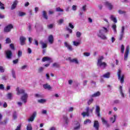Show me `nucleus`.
<instances>
[{
  "mask_svg": "<svg viewBox=\"0 0 130 130\" xmlns=\"http://www.w3.org/2000/svg\"><path fill=\"white\" fill-rule=\"evenodd\" d=\"M16 91L17 92V95H21L23 94L21 97V100L23 103H27V99H28V93H26V90L23 88H20V87H17Z\"/></svg>",
  "mask_w": 130,
  "mask_h": 130,
  "instance_id": "nucleus-1",
  "label": "nucleus"
},
{
  "mask_svg": "<svg viewBox=\"0 0 130 130\" xmlns=\"http://www.w3.org/2000/svg\"><path fill=\"white\" fill-rule=\"evenodd\" d=\"M109 30L105 27H103L101 29L97 32V36L102 39L103 40H107V37L105 36V33H108Z\"/></svg>",
  "mask_w": 130,
  "mask_h": 130,
  "instance_id": "nucleus-2",
  "label": "nucleus"
},
{
  "mask_svg": "<svg viewBox=\"0 0 130 130\" xmlns=\"http://www.w3.org/2000/svg\"><path fill=\"white\" fill-rule=\"evenodd\" d=\"M104 58L103 56H101L99 58L98 60L97 66L99 68H101V69H105V68H106V63L102 62V60H103Z\"/></svg>",
  "mask_w": 130,
  "mask_h": 130,
  "instance_id": "nucleus-3",
  "label": "nucleus"
},
{
  "mask_svg": "<svg viewBox=\"0 0 130 130\" xmlns=\"http://www.w3.org/2000/svg\"><path fill=\"white\" fill-rule=\"evenodd\" d=\"M93 109L94 108L90 109V108L87 107L85 109V112H83L81 113V115H82L83 117H86V116H89L90 112V113H92V112H93Z\"/></svg>",
  "mask_w": 130,
  "mask_h": 130,
  "instance_id": "nucleus-4",
  "label": "nucleus"
},
{
  "mask_svg": "<svg viewBox=\"0 0 130 130\" xmlns=\"http://www.w3.org/2000/svg\"><path fill=\"white\" fill-rule=\"evenodd\" d=\"M121 75V70L120 69H118L117 72L118 79L119 81H120L121 84H123L124 82V76Z\"/></svg>",
  "mask_w": 130,
  "mask_h": 130,
  "instance_id": "nucleus-5",
  "label": "nucleus"
},
{
  "mask_svg": "<svg viewBox=\"0 0 130 130\" xmlns=\"http://www.w3.org/2000/svg\"><path fill=\"white\" fill-rule=\"evenodd\" d=\"M14 28V25L12 24H10L6 26L4 28V32L5 33H9L11 31H12V29Z\"/></svg>",
  "mask_w": 130,
  "mask_h": 130,
  "instance_id": "nucleus-6",
  "label": "nucleus"
},
{
  "mask_svg": "<svg viewBox=\"0 0 130 130\" xmlns=\"http://www.w3.org/2000/svg\"><path fill=\"white\" fill-rule=\"evenodd\" d=\"M128 53H129V46H127L124 55V60H127L128 57Z\"/></svg>",
  "mask_w": 130,
  "mask_h": 130,
  "instance_id": "nucleus-7",
  "label": "nucleus"
},
{
  "mask_svg": "<svg viewBox=\"0 0 130 130\" xmlns=\"http://www.w3.org/2000/svg\"><path fill=\"white\" fill-rule=\"evenodd\" d=\"M64 45L65 47L67 48V49L69 50V51H73L74 50V48H73V46L71 45L69 43H68L67 42H65L64 43Z\"/></svg>",
  "mask_w": 130,
  "mask_h": 130,
  "instance_id": "nucleus-8",
  "label": "nucleus"
},
{
  "mask_svg": "<svg viewBox=\"0 0 130 130\" xmlns=\"http://www.w3.org/2000/svg\"><path fill=\"white\" fill-rule=\"evenodd\" d=\"M124 30H125L124 26H122L121 29V31L120 33V36L119 37V40L120 41L122 40V38H123V36L124 35Z\"/></svg>",
  "mask_w": 130,
  "mask_h": 130,
  "instance_id": "nucleus-9",
  "label": "nucleus"
},
{
  "mask_svg": "<svg viewBox=\"0 0 130 130\" xmlns=\"http://www.w3.org/2000/svg\"><path fill=\"white\" fill-rule=\"evenodd\" d=\"M36 115H37V112H34L32 115L29 117L28 119V122H30V121H34V119H35V117H36Z\"/></svg>",
  "mask_w": 130,
  "mask_h": 130,
  "instance_id": "nucleus-10",
  "label": "nucleus"
},
{
  "mask_svg": "<svg viewBox=\"0 0 130 130\" xmlns=\"http://www.w3.org/2000/svg\"><path fill=\"white\" fill-rule=\"evenodd\" d=\"M67 60H69L70 62H73L74 63H76V64H78V63H79V61L77 58L72 59V57H69L68 58H67Z\"/></svg>",
  "mask_w": 130,
  "mask_h": 130,
  "instance_id": "nucleus-11",
  "label": "nucleus"
},
{
  "mask_svg": "<svg viewBox=\"0 0 130 130\" xmlns=\"http://www.w3.org/2000/svg\"><path fill=\"white\" fill-rule=\"evenodd\" d=\"M6 57L8 59H11L12 58V55H13V53H12V51L7 50L6 51Z\"/></svg>",
  "mask_w": 130,
  "mask_h": 130,
  "instance_id": "nucleus-12",
  "label": "nucleus"
},
{
  "mask_svg": "<svg viewBox=\"0 0 130 130\" xmlns=\"http://www.w3.org/2000/svg\"><path fill=\"white\" fill-rule=\"evenodd\" d=\"M93 126L94 128H95V130H99V127L100 126L99 122L97 120H94L93 122Z\"/></svg>",
  "mask_w": 130,
  "mask_h": 130,
  "instance_id": "nucleus-13",
  "label": "nucleus"
},
{
  "mask_svg": "<svg viewBox=\"0 0 130 130\" xmlns=\"http://www.w3.org/2000/svg\"><path fill=\"white\" fill-rule=\"evenodd\" d=\"M21 45H25L26 44V38L21 36L19 38Z\"/></svg>",
  "mask_w": 130,
  "mask_h": 130,
  "instance_id": "nucleus-14",
  "label": "nucleus"
},
{
  "mask_svg": "<svg viewBox=\"0 0 130 130\" xmlns=\"http://www.w3.org/2000/svg\"><path fill=\"white\" fill-rule=\"evenodd\" d=\"M42 61L43 62H45V61H49V62H52V59L49 57H44L42 58Z\"/></svg>",
  "mask_w": 130,
  "mask_h": 130,
  "instance_id": "nucleus-15",
  "label": "nucleus"
},
{
  "mask_svg": "<svg viewBox=\"0 0 130 130\" xmlns=\"http://www.w3.org/2000/svg\"><path fill=\"white\" fill-rule=\"evenodd\" d=\"M105 5L106 6V7H107L109 9V10H110V11H111V10H112V9H113V5H112V4H111V3L108 2H106L105 3Z\"/></svg>",
  "mask_w": 130,
  "mask_h": 130,
  "instance_id": "nucleus-16",
  "label": "nucleus"
},
{
  "mask_svg": "<svg viewBox=\"0 0 130 130\" xmlns=\"http://www.w3.org/2000/svg\"><path fill=\"white\" fill-rule=\"evenodd\" d=\"M48 40L49 43H50V44H53V41H54V39L53 38V36L50 35L48 37Z\"/></svg>",
  "mask_w": 130,
  "mask_h": 130,
  "instance_id": "nucleus-17",
  "label": "nucleus"
},
{
  "mask_svg": "<svg viewBox=\"0 0 130 130\" xmlns=\"http://www.w3.org/2000/svg\"><path fill=\"white\" fill-rule=\"evenodd\" d=\"M95 113L99 117L100 116V107L98 105L96 106Z\"/></svg>",
  "mask_w": 130,
  "mask_h": 130,
  "instance_id": "nucleus-18",
  "label": "nucleus"
},
{
  "mask_svg": "<svg viewBox=\"0 0 130 130\" xmlns=\"http://www.w3.org/2000/svg\"><path fill=\"white\" fill-rule=\"evenodd\" d=\"M43 88H44V89H46L49 90H50L52 89L51 86H50V85L48 84H44Z\"/></svg>",
  "mask_w": 130,
  "mask_h": 130,
  "instance_id": "nucleus-19",
  "label": "nucleus"
},
{
  "mask_svg": "<svg viewBox=\"0 0 130 130\" xmlns=\"http://www.w3.org/2000/svg\"><path fill=\"white\" fill-rule=\"evenodd\" d=\"M63 119L65 124H69V118H68L67 115H64L63 116Z\"/></svg>",
  "mask_w": 130,
  "mask_h": 130,
  "instance_id": "nucleus-20",
  "label": "nucleus"
},
{
  "mask_svg": "<svg viewBox=\"0 0 130 130\" xmlns=\"http://www.w3.org/2000/svg\"><path fill=\"white\" fill-rule=\"evenodd\" d=\"M40 44L42 45V49H44L47 47V44L43 42V41H41L40 42Z\"/></svg>",
  "mask_w": 130,
  "mask_h": 130,
  "instance_id": "nucleus-21",
  "label": "nucleus"
},
{
  "mask_svg": "<svg viewBox=\"0 0 130 130\" xmlns=\"http://www.w3.org/2000/svg\"><path fill=\"white\" fill-rule=\"evenodd\" d=\"M110 72H108L105 74H104L103 75V77L105 78V79H109V78H110Z\"/></svg>",
  "mask_w": 130,
  "mask_h": 130,
  "instance_id": "nucleus-22",
  "label": "nucleus"
},
{
  "mask_svg": "<svg viewBox=\"0 0 130 130\" xmlns=\"http://www.w3.org/2000/svg\"><path fill=\"white\" fill-rule=\"evenodd\" d=\"M110 120L111 122L114 123V122H115V120H116V115H114L113 117H110Z\"/></svg>",
  "mask_w": 130,
  "mask_h": 130,
  "instance_id": "nucleus-23",
  "label": "nucleus"
},
{
  "mask_svg": "<svg viewBox=\"0 0 130 130\" xmlns=\"http://www.w3.org/2000/svg\"><path fill=\"white\" fill-rule=\"evenodd\" d=\"M80 128H81V124H80V123H79V122H77L76 126H75L74 127V130L80 129Z\"/></svg>",
  "mask_w": 130,
  "mask_h": 130,
  "instance_id": "nucleus-24",
  "label": "nucleus"
},
{
  "mask_svg": "<svg viewBox=\"0 0 130 130\" xmlns=\"http://www.w3.org/2000/svg\"><path fill=\"white\" fill-rule=\"evenodd\" d=\"M110 19L114 23H117V19H116V17L114 15H111Z\"/></svg>",
  "mask_w": 130,
  "mask_h": 130,
  "instance_id": "nucleus-25",
  "label": "nucleus"
},
{
  "mask_svg": "<svg viewBox=\"0 0 130 130\" xmlns=\"http://www.w3.org/2000/svg\"><path fill=\"white\" fill-rule=\"evenodd\" d=\"M17 5H18V1H16L13 4L11 7V10H15V9H16V7H17Z\"/></svg>",
  "mask_w": 130,
  "mask_h": 130,
  "instance_id": "nucleus-26",
  "label": "nucleus"
},
{
  "mask_svg": "<svg viewBox=\"0 0 130 130\" xmlns=\"http://www.w3.org/2000/svg\"><path fill=\"white\" fill-rule=\"evenodd\" d=\"M43 14V17L46 20H47L48 19V16H47V13H46V11H44L42 12Z\"/></svg>",
  "mask_w": 130,
  "mask_h": 130,
  "instance_id": "nucleus-27",
  "label": "nucleus"
},
{
  "mask_svg": "<svg viewBox=\"0 0 130 130\" xmlns=\"http://www.w3.org/2000/svg\"><path fill=\"white\" fill-rule=\"evenodd\" d=\"M101 95V93L100 91H97L92 95V97H98V96H100Z\"/></svg>",
  "mask_w": 130,
  "mask_h": 130,
  "instance_id": "nucleus-28",
  "label": "nucleus"
},
{
  "mask_svg": "<svg viewBox=\"0 0 130 130\" xmlns=\"http://www.w3.org/2000/svg\"><path fill=\"white\" fill-rule=\"evenodd\" d=\"M112 29H113L114 32L116 34L117 30H116V24H113L112 26Z\"/></svg>",
  "mask_w": 130,
  "mask_h": 130,
  "instance_id": "nucleus-29",
  "label": "nucleus"
},
{
  "mask_svg": "<svg viewBox=\"0 0 130 130\" xmlns=\"http://www.w3.org/2000/svg\"><path fill=\"white\" fill-rule=\"evenodd\" d=\"M81 44V41L77 42V41H73V45L74 46H79Z\"/></svg>",
  "mask_w": 130,
  "mask_h": 130,
  "instance_id": "nucleus-30",
  "label": "nucleus"
},
{
  "mask_svg": "<svg viewBox=\"0 0 130 130\" xmlns=\"http://www.w3.org/2000/svg\"><path fill=\"white\" fill-rule=\"evenodd\" d=\"M39 103H41V104H43V103H45L46 102V100L45 99H40L38 101Z\"/></svg>",
  "mask_w": 130,
  "mask_h": 130,
  "instance_id": "nucleus-31",
  "label": "nucleus"
},
{
  "mask_svg": "<svg viewBox=\"0 0 130 130\" xmlns=\"http://www.w3.org/2000/svg\"><path fill=\"white\" fill-rule=\"evenodd\" d=\"M32 124L28 123L26 126V130H32Z\"/></svg>",
  "mask_w": 130,
  "mask_h": 130,
  "instance_id": "nucleus-32",
  "label": "nucleus"
},
{
  "mask_svg": "<svg viewBox=\"0 0 130 130\" xmlns=\"http://www.w3.org/2000/svg\"><path fill=\"white\" fill-rule=\"evenodd\" d=\"M102 122H103V123H105V124H106V125H107V126H109V124H108L107 121H106V120H105V119L103 118L102 119Z\"/></svg>",
  "mask_w": 130,
  "mask_h": 130,
  "instance_id": "nucleus-33",
  "label": "nucleus"
},
{
  "mask_svg": "<svg viewBox=\"0 0 130 130\" xmlns=\"http://www.w3.org/2000/svg\"><path fill=\"white\" fill-rule=\"evenodd\" d=\"M63 22H64V20L60 19V20L57 21V23H58V25H61V24H62Z\"/></svg>",
  "mask_w": 130,
  "mask_h": 130,
  "instance_id": "nucleus-34",
  "label": "nucleus"
},
{
  "mask_svg": "<svg viewBox=\"0 0 130 130\" xmlns=\"http://www.w3.org/2000/svg\"><path fill=\"white\" fill-rule=\"evenodd\" d=\"M12 75L14 79H16V72H15V70H14V69H12Z\"/></svg>",
  "mask_w": 130,
  "mask_h": 130,
  "instance_id": "nucleus-35",
  "label": "nucleus"
},
{
  "mask_svg": "<svg viewBox=\"0 0 130 130\" xmlns=\"http://www.w3.org/2000/svg\"><path fill=\"white\" fill-rule=\"evenodd\" d=\"M6 44H9V43H12V40H11V39L7 38L6 40Z\"/></svg>",
  "mask_w": 130,
  "mask_h": 130,
  "instance_id": "nucleus-36",
  "label": "nucleus"
},
{
  "mask_svg": "<svg viewBox=\"0 0 130 130\" xmlns=\"http://www.w3.org/2000/svg\"><path fill=\"white\" fill-rule=\"evenodd\" d=\"M35 96L36 97V98H42L43 97V95L41 94H35Z\"/></svg>",
  "mask_w": 130,
  "mask_h": 130,
  "instance_id": "nucleus-37",
  "label": "nucleus"
},
{
  "mask_svg": "<svg viewBox=\"0 0 130 130\" xmlns=\"http://www.w3.org/2000/svg\"><path fill=\"white\" fill-rule=\"evenodd\" d=\"M52 67L53 68H59V64H58V63H54L52 64Z\"/></svg>",
  "mask_w": 130,
  "mask_h": 130,
  "instance_id": "nucleus-38",
  "label": "nucleus"
},
{
  "mask_svg": "<svg viewBox=\"0 0 130 130\" xmlns=\"http://www.w3.org/2000/svg\"><path fill=\"white\" fill-rule=\"evenodd\" d=\"M88 123H91V120L87 119L84 122V124H88Z\"/></svg>",
  "mask_w": 130,
  "mask_h": 130,
  "instance_id": "nucleus-39",
  "label": "nucleus"
},
{
  "mask_svg": "<svg viewBox=\"0 0 130 130\" xmlns=\"http://www.w3.org/2000/svg\"><path fill=\"white\" fill-rule=\"evenodd\" d=\"M26 15V13L24 12H19L18 13V16L19 17H23V16H25Z\"/></svg>",
  "mask_w": 130,
  "mask_h": 130,
  "instance_id": "nucleus-40",
  "label": "nucleus"
},
{
  "mask_svg": "<svg viewBox=\"0 0 130 130\" xmlns=\"http://www.w3.org/2000/svg\"><path fill=\"white\" fill-rule=\"evenodd\" d=\"M22 51L19 50V51H18V54H17L18 57V58L21 57L22 56Z\"/></svg>",
  "mask_w": 130,
  "mask_h": 130,
  "instance_id": "nucleus-41",
  "label": "nucleus"
},
{
  "mask_svg": "<svg viewBox=\"0 0 130 130\" xmlns=\"http://www.w3.org/2000/svg\"><path fill=\"white\" fill-rule=\"evenodd\" d=\"M44 71V67H40L38 69L39 73H42Z\"/></svg>",
  "mask_w": 130,
  "mask_h": 130,
  "instance_id": "nucleus-42",
  "label": "nucleus"
},
{
  "mask_svg": "<svg viewBox=\"0 0 130 130\" xmlns=\"http://www.w3.org/2000/svg\"><path fill=\"white\" fill-rule=\"evenodd\" d=\"M13 117L14 119H17V112H14L13 113Z\"/></svg>",
  "mask_w": 130,
  "mask_h": 130,
  "instance_id": "nucleus-43",
  "label": "nucleus"
},
{
  "mask_svg": "<svg viewBox=\"0 0 130 130\" xmlns=\"http://www.w3.org/2000/svg\"><path fill=\"white\" fill-rule=\"evenodd\" d=\"M56 12H63V9H61L59 7H57L56 8Z\"/></svg>",
  "mask_w": 130,
  "mask_h": 130,
  "instance_id": "nucleus-44",
  "label": "nucleus"
},
{
  "mask_svg": "<svg viewBox=\"0 0 130 130\" xmlns=\"http://www.w3.org/2000/svg\"><path fill=\"white\" fill-rule=\"evenodd\" d=\"M0 73H5V68L3 66H0Z\"/></svg>",
  "mask_w": 130,
  "mask_h": 130,
  "instance_id": "nucleus-45",
  "label": "nucleus"
},
{
  "mask_svg": "<svg viewBox=\"0 0 130 130\" xmlns=\"http://www.w3.org/2000/svg\"><path fill=\"white\" fill-rule=\"evenodd\" d=\"M81 35H82V34H81L80 31H77L76 32V37H77V38H80Z\"/></svg>",
  "mask_w": 130,
  "mask_h": 130,
  "instance_id": "nucleus-46",
  "label": "nucleus"
},
{
  "mask_svg": "<svg viewBox=\"0 0 130 130\" xmlns=\"http://www.w3.org/2000/svg\"><path fill=\"white\" fill-rule=\"evenodd\" d=\"M121 53H123L124 52V46L122 45L121 46Z\"/></svg>",
  "mask_w": 130,
  "mask_h": 130,
  "instance_id": "nucleus-47",
  "label": "nucleus"
},
{
  "mask_svg": "<svg viewBox=\"0 0 130 130\" xmlns=\"http://www.w3.org/2000/svg\"><path fill=\"white\" fill-rule=\"evenodd\" d=\"M87 5H84L82 6V10L83 11V12H86V10H87Z\"/></svg>",
  "mask_w": 130,
  "mask_h": 130,
  "instance_id": "nucleus-48",
  "label": "nucleus"
},
{
  "mask_svg": "<svg viewBox=\"0 0 130 130\" xmlns=\"http://www.w3.org/2000/svg\"><path fill=\"white\" fill-rule=\"evenodd\" d=\"M114 104H119V103H120V101L119 100H116L114 101Z\"/></svg>",
  "mask_w": 130,
  "mask_h": 130,
  "instance_id": "nucleus-49",
  "label": "nucleus"
},
{
  "mask_svg": "<svg viewBox=\"0 0 130 130\" xmlns=\"http://www.w3.org/2000/svg\"><path fill=\"white\" fill-rule=\"evenodd\" d=\"M90 54H91L89 52H84L83 53L84 56H90Z\"/></svg>",
  "mask_w": 130,
  "mask_h": 130,
  "instance_id": "nucleus-50",
  "label": "nucleus"
},
{
  "mask_svg": "<svg viewBox=\"0 0 130 130\" xmlns=\"http://www.w3.org/2000/svg\"><path fill=\"white\" fill-rule=\"evenodd\" d=\"M118 13L120 15H122V14H125V11H122L121 10H119L118 11Z\"/></svg>",
  "mask_w": 130,
  "mask_h": 130,
  "instance_id": "nucleus-51",
  "label": "nucleus"
},
{
  "mask_svg": "<svg viewBox=\"0 0 130 130\" xmlns=\"http://www.w3.org/2000/svg\"><path fill=\"white\" fill-rule=\"evenodd\" d=\"M92 102H93V99H91L87 102L88 105H90L92 104Z\"/></svg>",
  "mask_w": 130,
  "mask_h": 130,
  "instance_id": "nucleus-52",
  "label": "nucleus"
},
{
  "mask_svg": "<svg viewBox=\"0 0 130 130\" xmlns=\"http://www.w3.org/2000/svg\"><path fill=\"white\" fill-rule=\"evenodd\" d=\"M10 47L12 50H15V47L14 46V44H11L10 45Z\"/></svg>",
  "mask_w": 130,
  "mask_h": 130,
  "instance_id": "nucleus-53",
  "label": "nucleus"
},
{
  "mask_svg": "<svg viewBox=\"0 0 130 130\" xmlns=\"http://www.w3.org/2000/svg\"><path fill=\"white\" fill-rule=\"evenodd\" d=\"M48 29H52L53 28V24H51L47 25Z\"/></svg>",
  "mask_w": 130,
  "mask_h": 130,
  "instance_id": "nucleus-54",
  "label": "nucleus"
},
{
  "mask_svg": "<svg viewBox=\"0 0 130 130\" xmlns=\"http://www.w3.org/2000/svg\"><path fill=\"white\" fill-rule=\"evenodd\" d=\"M68 111L69 112H72L74 111V108H73V107L69 108L68 110Z\"/></svg>",
  "mask_w": 130,
  "mask_h": 130,
  "instance_id": "nucleus-55",
  "label": "nucleus"
},
{
  "mask_svg": "<svg viewBox=\"0 0 130 130\" xmlns=\"http://www.w3.org/2000/svg\"><path fill=\"white\" fill-rule=\"evenodd\" d=\"M7 98L8 99H12V93H9L7 94Z\"/></svg>",
  "mask_w": 130,
  "mask_h": 130,
  "instance_id": "nucleus-56",
  "label": "nucleus"
},
{
  "mask_svg": "<svg viewBox=\"0 0 130 130\" xmlns=\"http://www.w3.org/2000/svg\"><path fill=\"white\" fill-rule=\"evenodd\" d=\"M69 27L71 28V29H74V28H75V26H74L72 22L69 23Z\"/></svg>",
  "mask_w": 130,
  "mask_h": 130,
  "instance_id": "nucleus-57",
  "label": "nucleus"
},
{
  "mask_svg": "<svg viewBox=\"0 0 130 130\" xmlns=\"http://www.w3.org/2000/svg\"><path fill=\"white\" fill-rule=\"evenodd\" d=\"M120 94L122 98H124V93H123V91H120Z\"/></svg>",
  "mask_w": 130,
  "mask_h": 130,
  "instance_id": "nucleus-58",
  "label": "nucleus"
},
{
  "mask_svg": "<svg viewBox=\"0 0 130 130\" xmlns=\"http://www.w3.org/2000/svg\"><path fill=\"white\" fill-rule=\"evenodd\" d=\"M72 10H73V11H77V6L73 5Z\"/></svg>",
  "mask_w": 130,
  "mask_h": 130,
  "instance_id": "nucleus-59",
  "label": "nucleus"
},
{
  "mask_svg": "<svg viewBox=\"0 0 130 130\" xmlns=\"http://www.w3.org/2000/svg\"><path fill=\"white\" fill-rule=\"evenodd\" d=\"M27 52L28 53H29V54H31V53H32V50L31 49V48H28L27 49Z\"/></svg>",
  "mask_w": 130,
  "mask_h": 130,
  "instance_id": "nucleus-60",
  "label": "nucleus"
},
{
  "mask_svg": "<svg viewBox=\"0 0 130 130\" xmlns=\"http://www.w3.org/2000/svg\"><path fill=\"white\" fill-rule=\"evenodd\" d=\"M66 30L67 31H69V33H72L73 32V30H72L71 29H70V28L69 27H67L66 28Z\"/></svg>",
  "mask_w": 130,
  "mask_h": 130,
  "instance_id": "nucleus-61",
  "label": "nucleus"
},
{
  "mask_svg": "<svg viewBox=\"0 0 130 130\" xmlns=\"http://www.w3.org/2000/svg\"><path fill=\"white\" fill-rule=\"evenodd\" d=\"M7 79H8V76H2V79H3L4 81H7Z\"/></svg>",
  "mask_w": 130,
  "mask_h": 130,
  "instance_id": "nucleus-62",
  "label": "nucleus"
},
{
  "mask_svg": "<svg viewBox=\"0 0 130 130\" xmlns=\"http://www.w3.org/2000/svg\"><path fill=\"white\" fill-rule=\"evenodd\" d=\"M42 114H47V111H46V110H43L42 111Z\"/></svg>",
  "mask_w": 130,
  "mask_h": 130,
  "instance_id": "nucleus-63",
  "label": "nucleus"
},
{
  "mask_svg": "<svg viewBox=\"0 0 130 130\" xmlns=\"http://www.w3.org/2000/svg\"><path fill=\"white\" fill-rule=\"evenodd\" d=\"M15 130H21V125H18Z\"/></svg>",
  "mask_w": 130,
  "mask_h": 130,
  "instance_id": "nucleus-64",
  "label": "nucleus"
}]
</instances>
